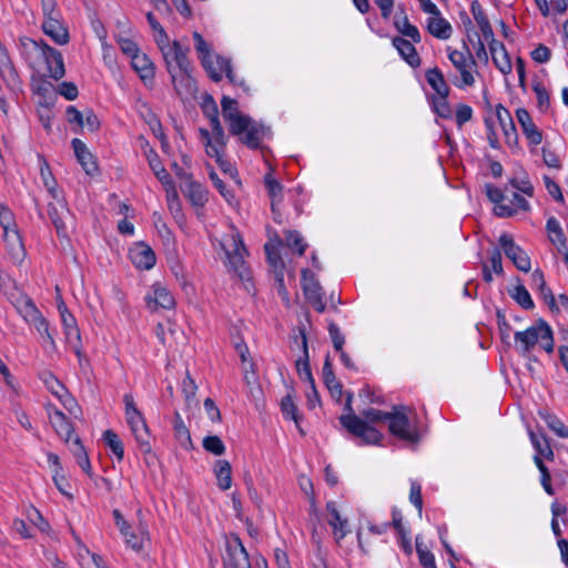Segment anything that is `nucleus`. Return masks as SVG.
Masks as SVG:
<instances>
[{"label": "nucleus", "mask_w": 568, "mask_h": 568, "mask_svg": "<svg viewBox=\"0 0 568 568\" xmlns=\"http://www.w3.org/2000/svg\"><path fill=\"white\" fill-rule=\"evenodd\" d=\"M358 398L364 406L356 415L353 409V394H346L345 414L339 416L342 426L353 436L366 445H379L384 432L390 430V413L375 408L384 406L387 402L382 389L374 385H365L358 392Z\"/></svg>", "instance_id": "1"}, {"label": "nucleus", "mask_w": 568, "mask_h": 568, "mask_svg": "<svg viewBox=\"0 0 568 568\" xmlns=\"http://www.w3.org/2000/svg\"><path fill=\"white\" fill-rule=\"evenodd\" d=\"M222 114L229 125L230 133L239 136L240 141L251 149H258L262 141L268 136V129L262 123L239 110L237 101L223 97Z\"/></svg>", "instance_id": "2"}, {"label": "nucleus", "mask_w": 568, "mask_h": 568, "mask_svg": "<svg viewBox=\"0 0 568 568\" xmlns=\"http://www.w3.org/2000/svg\"><path fill=\"white\" fill-rule=\"evenodd\" d=\"M204 114L210 120L211 130L199 129L200 140L207 156L215 159L217 165L224 171H231V165L224 160L227 138L219 120V111L212 97H206L202 105Z\"/></svg>", "instance_id": "3"}, {"label": "nucleus", "mask_w": 568, "mask_h": 568, "mask_svg": "<svg viewBox=\"0 0 568 568\" xmlns=\"http://www.w3.org/2000/svg\"><path fill=\"white\" fill-rule=\"evenodd\" d=\"M193 40L199 59L213 81L219 82L222 80L223 75H226L230 82L240 87L244 85V81L237 79L234 74L230 59L214 53L211 44L207 43L199 32L193 33Z\"/></svg>", "instance_id": "4"}, {"label": "nucleus", "mask_w": 568, "mask_h": 568, "mask_svg": "<svg viewBox=\"0 0 568 568\" xmlns=\"http://www.w3.org/2000/svg\"><path fill=\"white\" fill-rule=\"evenodd\" d=\"M0 227L7 254L14 264H21L27 255L26 247L14 213L4 204H0Z\"/></svg>", "instance_id": "5"}, {"label": "nucleus", "mask_w": 568, "mask_h": 568, "mask_svg": "<svg viewBox=\"0 0 568 568\" xmlns=\"http://www.w3.org/2000/svg\"><path fill=\"white\" fill-rule=\"evenodd\" d=\"M516 347L523 354L529 353L536 345H539L547 353L554 351V338L550 326L539 321L525 331L516 332L514 335Z\"/></svg>", "instance_id": "6"}, {"label": "nucleus", "mask_w": 568, "mask_h": 568, "mask_svg": "<svg viewBox=\"0 0 568 568\" xmlns=\"http://www.w3.org/2000/svg\"><path fill=\"white\" fill-rule=\"evenodd\" d=\"M123 403L126 424L129 425L140 450L143 454H150L152 448L150 443L149 427L143 414L136 406L133 395L131 393L124 394Z\"/></svg>", "instance_id": "7"}, {"label": "nucleus", "mask_w": 568, "mask_h": 568, "mask_svg": "<svg viewBox=\"0 0 568 568\" xmlns=\"http://www.w3.org/2000/svg\"><path fill=\"white\" fill-rule=\"evenodd\" d=\"M447 52L449 61L459 74L452 77L453 84L459 89L474 87L477 63L469 49L467 47H464V50L448 48Z\"/></svg>", "instance_id": "8"}, {"label": "nucleus", "mask_w": 568, "mask_h": 568, "mask_svg": "<svg viewBox=\"0 0 568 568\" xmlns=\"http://www.w3.org/2000/svg\"><path fill=\"white\" fill-rule=\"evenodd\" d=\"M220 246L225 255V265L241 278H244L246 273L245 256L247 251L239 232L232 229L230 233L221 239Z\"/></svg>", "instance_id": "9"}, {"label": "nucleus", "mask_w": 568, "mask_h": 568, "mask_svg": "<svg viewBox=\"0 0 568 568\" xmlns=\"http://www.w3.org/2000/svg\"><path fill=\"white\" fill-rule=\"evenodd\" d=\"M393 436L416 445L420 440L418 420L414 410L406 406H393Z\"/></svg>", "instance_id": "10"}, {"label": "nucleus", "mask_w": 568, "mask_h": 568, "mask_svg": "<svg viewBox=\"0 0 568 568\" xmlns=\"http://www.w3.org/2000/svg\"><path fill=\"white\" fill-rule=\"evenodd\" d=\"M156 45L163 55L169 73H174L179 70H189L191 67L187 59L189 48L182 47L179 41H171L169 36H161Z\"/></svg>", "instance_id": "11"}, {"label": "nucleus", "mask_w": 568, "mask_h": 568, "mask_svg": "<svg viewBox=\"0 0 568 568\" xmlns=\"http://www.w3.org/2000/svg\"><path fill=\"white\" fill-rule=\"evenodd\" d=\"M23 45L42 58L47 64L48 72L54 80H60L65 74L64 61L60 51L51 48L42 40L27 39Z\"/></svg>", "instance_id": "12"}, {"label": "nucleus", "mask_w": 568, "mask_h": 568, "mask_svg": "<svg viewBox=\"0 0 568 568\" xmlns=\"http://www.w3.org/2000/svg\"><path fill=\"white\" fill-rule=\"evenodd\" d=\"M58 311L60 314L65 342L72 348L78 357L79 364L85 359L81 348V334L75 317L69 312L62 300L58 301Z\"/></svg>", "instance_id": "13"}, {"label": "nucleus", "mask_w": 568, "mask_h": 568, "mask_svg": "<svg viewBox=\"0 0 568 568\" xmlns=\"http://www.w3.org/2000/svg\"><path fill=\"white\" fill-rule=\"evenodd\" d=\"M113 517L116 527L124 537L125 544L135 551L141 550L145 541L149 539L146 528L140 525L136 530H132L131 526L126 523L118 509L113 510Z\"/></svg>", "instance_id": "14"}, {"label": "nucleus", "mask_w": 568, "mask_h": 568, "mask_svg": "<svg viewBox=\"0 0 568 568\" xmlns=\"http://www.w3.org/2000/svg\"><path fill=\"white\" fill-rule=\"evenodd\" d=\"M224 567L225 568H252L250 559H248V555L237 536H232L226 539L225 555H224Z\"/></svg>", "instance_id": "15"}, {"label": "nucleus", "mask_w": 568, "mask_h": 568, "mask_svg": "<svg viewBox=\"0 0 568 568\" xmlns=\"http://www.w3.org/2000/svg\"><path fill=\"white\" fill-rule=\"evenodd\" d=\"M146 307L151 312H155L159 308L171 310L175 305V300L169 288L162 283H154L151 285L145 297Z\"/></svg>", "instance_id": "16"}, {"label": "nucleus", "mask_w": 568, "mask_h": 568, "mask_svg": "<svg viewBox=\"0 0 568 568\" xmlns=\"http://www.w3.org/2000/svg\"><path fill=\"white\" fill-rule=\"evenodd\" d=\"M302 286L306 300L317 312H324L325 303L323 301L322 287L314 274L308 270L302 271Z\"/></svg>", "instance_id": "17"}, {"label": "nucleus", "mask_w": 568, "mask_h": 568, "mask_svg": "<svg viewBox=\"0 0 568 568\" xmlns=\"http://www.w3.org/2000/svg\"><path fill=\"white\" fill-rule=\"evenodd\" d=\"M499 244L504 250L506 256L511 260L515 266L523 272L530 271V258L524 252L508 234H501L499 237Z\"/></svg>", "instance_id": "18"}, {"label": "nucleus", "mask_w": 568, "mask_h": 568, "mask_svg": "<svg viewBox=\"0 0 568 568\" xmlns=\"http://www.w3.org/2000/svg\"><path fill=\"white\" fill-rule=\"evenodd\" d=\"M45 409L49 422L55 430L57 435L65 443H69L73 435V426L71 422L60 409L53 407L52 405H48Z\"/></svg>", "instance_id": "19"}, {"label": "nucleus", "mask_w": 568, "mask_h": 568, "mask_svg": "<svg viewBox=\"0 0 568 568\" xmlns=\"http://www.w3.org/2000/svg\"><path fill=\"white\" fill-rule=\"evenodd\" d=\"M418 42L403 37H393V47L397 50L400 58L413 69L420 65V57L415 48Z\"/></svg>", "instance_id": "20"}, {"label": "nucleus", "mask_w": 568, "mask_h": 568, "mask_svg": "<svg viewBox=\"0 0 568 568\" xmlns=\"http://www.w3.org/2000/svg\"><path fill=\"white\" fill-rule=\"evenodd\" d=\"M129 256L134 266L140 270H151L156 262L154 252L144 243L134 244L130 248Z\"/></svg>", "instance_id": "21"}, {"label": "nucleus", "mask_w": 568, "mask_h": 568, "mask_svg": "<svg viewBox=\"0 0 568 568\" xmlns=\"http://www.w3.org/2000/svg\"><path fill=\"white\" fill-rule=\"evenodd\" d=\"M327 523L333 529V535L337 541L342 540L348 532V520L342 517L335 501H328L326 505Z\"/></svg>", "instance_id": "22"}, {"label": "nucleus", "mask_w": 568, "mask_h": 568, "mask_svg": "<svg viewBox=\"0 0 568 568\" xmlns=\"http://www.w3.org/2000/svg\"><path fill=\"white\" fill-rule=\"evenodd\" d=\"M0 77L11 90H19L21 81L7 50L0 44Z\"/></svg>", "instance_id": "23"}, {"label": "nucleus", "mask_w": 568, "mask_h": 568, "mask_svg": "<svg viewBox=\"0 0 568 568\" xmlns=\"http://www.w3.org/2000/svg\"><path fill=\"white\" fill-rule=\"evenodd\" d=\"M49 216L54 225L57 233L61 237L68 236L69 223L72 221V216L64 204H60L59 207L51 205L49 207Z\"/></svg>", "instance_id": "24"}, {"label": "nucleus", "mask_w": 568, "mask_h": 568, "mask_svg": "<svg viewBox=\"0 0 568 568\" xmlns=\"http://www.w3.org/2000/svg\"><path fill=\"white\" fill-rule=\"evenodd\" d=\"M130 60L133 70L139 74L140 79L145 84L152 83L155 75V67L148 54L140 52Z\"/></svg>", "instance_id": "25"}, {"label": "nucleus", "mask_w": 568, "mask_h": 568, "mask_svg": "<svg viewBox=\"0 0 568 568\" xmlns=\"http://www.w3.org/2000/svg\"><path fill=\"white\" fill-rule=\"evenodd\" d=\"M42 30L57 44L63 45L69 42V32L60 21V16L44 19L42 23Z\"/></svg>", "instance_id": "26"}, {"label": "nucleus", "mask_w": 568, "mask_h": 568, "mask_svg": "<svg viewBox=\"0 0 568 568\" xmlns=\"http://www.w3.org/2000/svg\"><path fill=\"white\" fill-rule=\"evenodd\" d=\"M170 75L178 94L191 95L196 91L195 81L191 77V67L189 70H179Z\"/></svg>", "instance_id": "27"}, {"label": "nucleus", "mask_w": 568, "mask_h": 568, "mask_svg": "<svg viewBox=\"0 0 568 568\" xmlns=\"http://www.w3.org/2000/svg\"><path fill=\"white\" fill-rule=\"evenodd\" d=\"M72 148L78 162L81 164L85 173L89 175L94 174L98 171V166L87 145L81 140L73 139Z\"/></svg>", "instance_id": "28"}, {"label": "nucleus", "mask_w": 568, "mask_h": 568, "mask_svg": "<svg viewBox=\"0 0 568 568\" xmlns=\"http://www.w3.org/2000/svg\"><path fill=\"white\" fill-rule=\"evenodd\" d=\"M489 50L491 54V59L495 65L503 74H508L511 72V62L509 55L506 51L505 45L496 40H493L489 43Z\"/></svg>", "instance_id": "29"}, {"label": "nucleus", "mask_w": 568, "mask_h": 568, "mask_svg": "<svg viewBox=\"0 0 568 568\" xmlns=\"http://www.w3.org/2000/svg\"><path fill=\"white\" fill-rule=\"evenodd\" d=\"M322 376H323V381H324L331 396L335 400L339 402L343 396V386L335 377L329 356H326V358H325L323 369H322Z\"/></svg>", "instance_id": "30"}, {"label": "nucleus", "mask_w": 568, "mask_h": 568, "mask_svg": "<svg viewBox=\"0 0 568 568\" xmlns=\"http://www.w3.org/2000/svg\"><path fill=\"white\" fill-rule=\"evenodd\" d=\"M183 194L191 201L194 206H203L207 201V193L202 184L187 179L181 185Z\"/></svg>", "instance_id": "31"}, {"label": "nucleus", "mask_w": 568, "mask_h": 568, "mask_svg": "<svg viewBox=\"0 0 568 568\" xmlns=\"http://www.w3.org/2000/svg\"><path fill=\"white\" fill-rule=\"evenodd\" d=\"M44 383L47 388L61 400L62 405L70 412L73 413V408L77 406L74 399L68 394L64 386L52 375H49Z\"/></svg>", "instance_id": "32"}, {"label": "nucleus", "mask_w": 568, "mask_h": 568, "mask_svg": "<svg viewBox=\"0 0 568 568\" xmlns=\"http://www.w3.org/2000/svg\"><path fill=\"white\" fill-rule=\"evenodd\" d=\"M396 30L399 32V37L404 39H412L413 41L420 42L422 37L416 26L412 24L402 9L397 11L396 19L394 21Z\"/></svg>", "instance_id": "33"}, {"label": "nucleus", "mask_w": 568, "mask_h": 568, "mask_svg": "<svg viewBox=\"0 0 568 568\" xmlns=\"http://www.w3.org/2000/svg\"><path fill=\"white\" fill-rule=\"evenodd\" d=\"M496 115L499 122V125L504 132L506 142L511 145L517 141L516 128L513 122L511 115L507 109L501 105H498L496 109Z\"/></svg>", "instance_id": "34"}, {"label": "nucleus", "mask_w": 568, "mask_h": 568, "mask_svg": "<svg viewBox=\"0 0 568 568\" xmlns=\"http://www.w3.org/2000/svg\"><path fill=\"white\" fill-rule=\"evenodd\" d=\"M213 473L216 485L221 490H229L232 487V467L225 459H217L213 465Z\"/></svg>", "instance_id": "35"}, {"label": "nucleus", "mask_w": 568, "mask_h": 568, "mask_svg": "<svg viewBox=\"0 0 568 568\" xmlns=\"http://www.w3.org/2000/svg\"><path fill=\"white\" fill-rule=\"evenodd\" d=\"M517 120L529 141L532 144H539L541 142V133L537 130L534 124L530 114L525 109H518L516 112Z\"/></svg>", "instance_id": "36"}, {"label": "nucleus", "mask_w": 568, "mask_h": 568, "mask_svg": "<svg viewBox=\"0 0 568 568\" xmlns=\"http://www.w3.org/2000/svg\"><path fill=\"white\" fill-rule=\"evenodd\" d=\"M427 30L432 36L442 40L452 36V26L440 16V12L427 19Z\"/></svg>", "instance_id": "37"}, {"label": "nucleus", "mask_w": 568, "mask_h": 568, "mask_svg": "<svg viewBox=\"0 0 568 568\" xmlns=\"http://www.w3.org/2000/svg\"><path fill=\"white\" fill-rule=\"evenodd\" d=\"M303 353L304 357L296 362V369L300 378L307 383L313 393H315V382L308 363V351L306 337L303 336Z\"/></svg>", "instance_id": "38"}, {"label": "nucleus", "mask_w": 568, "mask_h": 568, "mask_svg": "<svg viewBox=\"0 0 568 568\" xmlns=\"http://www.w3.org/2000/svg\"><path fill=\"white\" fill-rule=\"evenodd\" d=\"M280 406L283 417L287 420H293L297 429L302 433V428L300 426L302 416L298 413L297 405L291 393L281 399Z\"/></svg>", "instance_id": "39"}, {"label": "nucleus", "mask_w": 568, "mask_h": 568, "mask_svg": "<svg viewBox=\"0 0 568 568\" xmlns=\"http://www.w3.org/2000/svg\"><path fill=\"white\" fill-rule=\"evenodd\" d=\"M546 227H547L549 240L551 241V243L554 245L557 246L558 252L566 253V237L564 235V232L560 227L559 222L556 219L550 217L547 221Z\"/></svg>", "instance_id": "40"}, {"label": "nucleus", "mask_w": 568, "mask_h": 568, "mask_svg": "<svg viewBox=\"0 0 568 568\" xmlns=\"http://www.w3.org/2000/svg\"><path fill=\"white\" fill-rule=\"evenodd\" d=\"M428 84L436 91L438 97H448L449 87L447 85L443 73L438 68L430 69L426 72Z\"/></svg>", "instance_id": "41"}, {"label": "nucleus", "mask_w": 568, "mask_h": 568, "mask_svg": "<svg viewBox=\"0 0 568 568\" xmlns=\"http://www.w3.org/2000/svg\"><path fill=\"white\" fill-rule=\"evenodd\" d=\"M388 527L389 526L387 523L375 524L369 521L366 528H361L357 532L359 546L363 547L364 541L367 540L369 537L386 535Z\"/></svg>", "instance_id": "42"}, {"label": "nucleus", "mask_w": 568, "mask_h": 568, "mask_svg": "<svg viewBox=\"0 0 568 568\" xmlns=\"http://www.w3.org/2000/svg\"><path fill=\"white\" fill-rule=\"evenodd\" d=\"M70 449H71L78 465L81 467V469L85 474L90 475L91 474V464L89 460V456L78 437H75L74 440L72 442Z\"/></svg>", "instance_id": "43"}, {"label": "nucleus", "mask_w": 568, "mask_h": 568, "mask_svg": "<svg viewBox=\"0 0 568 568\" xmlns=\"http://www.w3.org/2000/svg\"><path fill=\"white\" fill-rule=\"evenodd\" d=\"M265 185L271 197V206L272 211L275 214L276 206L280 204L282 200V185L278 181H276L271 173H267L264 178Z\"/></svg>", "instance_id": "44"}, {"label": "nucleus", "mask_w": 568, "mask_h": 568, "mask_svg": "<svg viewBox=\"0 0 568 568\" xmlns=\"http://www.w3.org/2000/svg\"><path fill=\"white\" fill-rule=\"evenodd\" d=\"M174 436H175L176 440L179 442V444L184 449H190L192 447V439H191L190 432L180 415H176L175 420H174Z\"/></svg>", "instance_id": "45"}, {"label": "nucleus", "mask_w": 568, "mask_h": 568, "mask_svg": "<svg viewBox=\"0 0 568 568\" xmlns=\"http://www.w3.org/2000/svg\"><path fill=\"white\" fill-rule=\"evenodd\" d=\"M103 439L112 454L119 462H121L124 457V448L120 437L112 430H105L103 434Z\"/></svg>", "instance_id": "46"}, {"label": "nucleus", "mask_w": 568, "mask_h": 568, "mask_svg": "<svg viewBox=\"0 0 568 568\" xmlns=\"http://www.w3.org/2000/svg\"><path fill=\"white\" fill-rule=\"evenodd\" d=\"M529 436H530L532 446L537 450L536 456H539V457L544 456L547 459H552L554 453H552V449H551L549 443L547 442V439L542 436H538L537 434H535L532 432H530Z\"/></svg>", "instance_id": "47"}, {"label": "nucleus", "mask_w": 568, "mask_h": 568, "mask_svg": "<svg viewBox=\"0 0 568 568\" xmlns=\"http://www.w3.org/2000/svg\"><path fill=\"white\" fill-rule=\"evenodd\" d=\"M532 284L540 291L541 296L546 302L549 303V306L552 307L555 305V297L551 292L546 287V282L544 275L540 271L536 270L531 274Z\"/></svg>", "instance_id": "48"}, {"label": "nucleus", "mask_w": 568, "mask_h": 568, "mask_svg": "<svg viewBox=\"0 0 568 568\" xmlns=\"http://www.w3.org/2000/svg\"><path fill=\"white\" fill-rule=\"evenodd\" d=\"M509 294L521 307L526 310L534 307V302L525 286L516 285L509 291Z\"/></svg>", "instance_id": "49"}, {"label": "nucleus", "mask_w": 568, "mask_h": 568, "mask_svg": "<svg viewBox=\"0 0 568 568\" xmlns=\"http://www.w3.org/2000/svg\"><path fill=\"white\" fill-rule=\"evenodd\" d=\"M202 445L206 452H209L215 456L223 455L226 449L222 439L216 435H210V436L204 437Z\"/></svg>", "instance_id": "50"}, {"label": "nucleus", "mask_w": 568, "mask_h": 568, "mask_svg": "<svg viewBox=\"0 0 568 568\" xmlns=\"http://www.w3.org/2000/svg\"><path fill=\"white\" fill-rule=\"evenodd\" d=\"M393 527L397 530L399 537H400V545L405 552L412 554L413 547L410 545L408 535L409 531L405 529L404 525L402 524V518L397 517V515L393 511Z\"/></svg>", "instance_id": "51"}, {"label": "nucleus", "mask_w": 568, "mask_h": 568, "mask_svg": "<svg viewBox=\"0 0 568 568\" xmlns=\"http://www.w3.org/2000/svg\"><path fill=\"white\" fill-rule=\"evenodd\" d=\"M285 244L290 248L296 250L298 255H303L306 250V244L302 235L296 231H287L285 233Z\"/></svg>", "instance_id": "52"}, {"label": "nucleus", "mask_w": 568, "mask_h": 568, "mask_svg": "<svg viewBox=\"0 0 568 568\" xmlns=\"http://www.w3.org/2000/svg\"><path fill=\"white\" fill-rule=\"evenodd\" d=\"M416 551L418 554L422 566L425 568H436L434 555L424 548L419 536L416 537Z\"/></svg>", "instance_id": "53"}, {"label": "nucleus", "mask_w": 568, "mask_h": 568, "mask_svg": "<svg viewBox=\"0 0 568 568\" xmlns=\"http://www.w3.org/2000/svg\"><path fill=\"white\" fill-rule=\"evenodd\" d=\"M281 244H282V240L280 237H276L274 241L271 240L270 242H267L265 244V252L267 254L268 262L274 267L282 265L281 257L277 253V248Z\"/></svg>", "instance_id": "54"}, {"label": "nucleus", "mask_w": 568, "mask_h": 568, "mask_svg": "<svg viewBox=\"0 0 568 568\" xmlns=\"http://www.w3.org/2000/svg\"><path fill=\"white\" fill-rule=\"evenodd\" d=\"M18 311L27 323L34 320V316L40 313L30 298H23L18 305Z\"/></svg>", "instance_id": "55"}, {"label": "nucleus", "mask_w": 568, "mask_h": 568, "mask_svg": "<svg viewBox=\"0 0 568 568\" xmlns=\"http://www.w3.org/2000/svg\"><path fill=\"white\" fill-rule=\"evenodd\" d=\"M116 42L122 53L130 59H132L134 55L141 52L138 44L130 38L119 36L116 37Z\"/></svg>", "instance_id": "56"}, {"label": "nucleus", "mask_w": 568, "mask_h": 568, "mask_svg": "<svg viewBox=\"0 0 568 568\" xmlns=\"http://www.w3.org/2000/svg\"><path fill=\"white\" fill-rule=\"evenodd\" d=\"M101 48L104 64L111 70L114 69L116 67L114 50L112 45L108 43L103 34L101 36Z\"/></svg>", "instance_id": "57"}, {"label": "nucleus", "mask_w": 568, "mask_h": 568, "mask_svg": "<svg viewBox=\"0 0 568 568\" xmlns=\"http://www.w3.org/2000/svg\"><path fill=\"white\" fill-rule=\"evenodd\" d=\"M165 193L168 207L170 212L173 214V216L178 219L179 216H181V203L179 200L176 187L166 190Z\"/></svg>", "instance_id": "58"}, {"label": "nucleus", "mask_w": 568, "mask_h": 568, "mask_svg": "<svg viewBox=\"0 0 568 568\" xmlns=\"http://www.w3.org/2000/svg\"><path fill=\"white\" fill-rule=\"evenodd\" d=\"M28 519L41 531L44 534H49L50 531V525L49 523L42 517L41 513L36 509L31 508L28 511Z\"/></svg>", "instance_id": "59"}, {"label": "nucleus", "mask_w": 568, "mask_h": 568, "mask_svg": "<svg viewBox=\"0 0 568 568\" xmlns=\"http://www.w3.org/2000/svg\"><path fill=\"white\" fill-rule=\"evenodd\" d=\"M532 90L537 97V103L540 110H547L549 106V95L546 88L541 82L536 81L532 84Z\"/></svg>", "instance_id": "60"}, {"label": "nucleus", "mask_w": 568, "mask_h": 568, "mask_svg": "<svg viewBox=\"0 0 568 568\" xmlns=\"http://www.w3.org/2000/svg\"><path fill=\"white\" fill-rule=\"evenodd\" d=\"M435 112L445 119H449L452 116V108L447 101V97H438L433 101Z\"/></svg>", "instance_id": "61"}, {"label": "nucleus", "mask_w": 568, "mask_h": 568, "mask_svg": "<svg viewBox=\"0 0 568 568\" xmlns=\"http://www.w3.org/2000/svg\"><path fill=\"white\" fill-rule=\"evenodd\" d=\"M41 176H42L45 187L51 193L52 197L58 200L59 193L55 190V182H54L53 178L51 176V173L49 171L47 163H44V165L41 166Z\"/></svg>", "instance_id": "62"}, {"label": "nucleus", "mask_w": 568, "mask_h": 568, "mask_svg": "<svg viewBox=\"0 0 568 568\" xmlns=\"http://www.w3.org/2000/svg\"><path fill=\"white\" fill-rule=\"evenodd\" d=\"M52 478H53L54 485L58 488V490L62 495H64L65 497L71 499L73 496H72V494L70 491V483L62 475V473L61 471H55V474H53Z\"/></svg>", "instance_id": "63"}, {"label": "nucleus", "mask_w": 568, "mask_h": 568, "mask_svg": "<svg viewBox=\"0 0 568 568\" xmlns=\"http://www.w3.org/2000/svg\"><path fill=\"white\" fill-rule=\"evenodd\" d=\"M82 568H108L101 556L94 552H88L87 557L82 556Z\"/></svg>", "instance_id": "64"}]
</instances>
